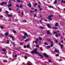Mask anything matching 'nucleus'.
Returning <instances> with one entry per match:
<instances>
[{
  "label": "nucleus",
  "instance_id": "f257e3e1",
  "mask_svg": "<svg viewBox=\"0 0 65 65\" xmlns=\"http://www.w3.org/2000/svg\"><path fill=\"white\" fill-rule=\"evenodd\" d=\"M37 51V48H35L34 50V51H32L31 52V54H33L34 53H35V54H38V52Z\"/></svg>",
  "mask_w": 65,
  "mask_h": 65
},
{
  "label": "nucleus",
  "instance_id": "f03ea898",
  "mask_svg": "<svg viewBox=\"0 0 65 65\" xmlns=\"http://www.w3.org/2000/svg\"><path fill=\"white\" fill-rule=\"evenodd\" d=\"M53 15H51L49 16L47 18V19H48V20H49V21H52V19L51 18L53 17Z\"/></svg>",
  "mask_w": 65,
  "mask_h": 65
},
{
  "label": "nucleus",
  "instance_id": "7ed1b4c3",
  "mask_svg": "<svg viewBox=\"0 0 65 65\" xmlns=\"http://www.w3.org/2000/svg\"><path fill=\"white\" fill-rule=\"evenodd\" d=\"M43 56H45V57H46V58H48V56L45 53H43Z\"/></svg>",
  "mask_w": 65,
  "mask_h": 65
},
{
  "label": "nucleus",
  "instance_id": "20e7f679",
  "mask_svg": "<svg viewBox=\"0 0 65 65\" xmlns=\"http://www.w3.org/2000/svg\"><path fill=\"white\" fill-rule=\"evenodd\" d=\"M24 35L27 37H29V36L28 35V34L26 33H24Z\"/></svg>",
  "mask_w": 65,
  "mask_h": 65
},
{
  "label": "nucleus",
  "instance_id": "39448f33",
  "mask_svg": "<svg viewBox=\"0 0 65 65\" xmlns=\"http://www.w3.org/2000/svg\"><path fill=\"white\" fill-rule=\"evenodd\" d=\"M57 34H58V35L57 34L55 35V36L57 37H58V36H61V35L59 33H57Z\"/></svg>",
  "mask_w": 65,
  "mask_h": 65
},
{
  "label": "nucleus",
  "instance_id": "423d86ee",
  "mask_svg": "<svg viewBox=\"0 0 65 65\" xmlns=\"http://www.w3.org/2000/svg\"><path fill=\"white\" fill-rule=\"evenodd\" d=\"M12 5L11 4H9L7 6V7H11V6Z\"/></svg>",
  "mask_w": 65,
  "mask_h": 65
},
{
  "label": "nucleus",
  "instance_id": "0eeeda50",
  "mask_svg": "<svg viewBox=\"0 0 65 65\" xmlns=\"http://www.w3.org/2000/svg\"><path fill=\"white\" fill-rule=\"evenodd\" d=\"M56 24L55 25V26L56 27H58V25H59V23L57 22H56Z\"/></svg>",
  "mask_w": 65,
  "mask_h": 65
},
{
  "label": "nucleus",
  "instance_id": "6e6552de",
  "mask_svg": "<svg viewBox=\"0 0 65 65\" xmlns=\"http://www.w3.org/2000/svg\"><path fill=\"white\" fill-rule=\"evenodd\" d=\"M28 6H29V7H31V3H29V4L27 5Z\"/></svg>",
  "mask_w": 65,
  "mask_h": 65
},
{
  "label": "nucleus",
  "instance_id": "1a4fd4ad",
  "mask_svg": "<svg viewBox=\"0 0 65 65\" xmlns=\"http://www.w3.org/2000/svg\"><path fill=\"white\" fill-rule=\"evenodd\" d=\"M46 32L47 34H52L50 32V31H46Z\"/></svg>",
  "mask_w": 65,
  "mask_h": 65
},
{
  "label": "nucleus",
  "instance_id": "9d476101",
  "mask_svg": "<svg viewBox=\"0 0 65 65\" xmlns=\"http://www.w3.org/2000/svg\"><path fill=\"white\" fill-rule=\"evenodd\" d=\"M9 37H10L12 38V40H14V39L12 37V36L11 35H9Z\"/></svg>",
  "mask_w": 65,
  "mask_h": 65
},
{
  "label": "nucleus",
  "instance_id": "9b49d317",
  "mask_svg": "<svg viewBox=\"0 0 65 65\" xmlns=\"http://www.w3.org/2000/svg\"><path fill=\"white\" fill-rule=\"evenodd\" d=\"M38 39L37 38L36 41H35V43H37L38 41Z\"/></svg>",
  "mask_w": 65,
  "mask_h": 65
},
{
  "label": "nucleus",
  "instance_id": "f8f14e48",
  "mask_svg": "<svg viewBox=\"0 0 65 65\" xmlns=\"http://www.w3.org/2000/svg\"><path fill=\"white\" fill-rule=\"evenodd\" d=\"M52 29H58V28L56 27H53L52 28Z\"/></svg>",
  "mask_w": 65,
  "mask_h": 65
},
{
  "label": "nucleus",
  "instance_id": "ddd939ff",
  "mask_svg": "<svg viewBox=\"0 0 65 65\" xmlns=\"http://www.w3.org/2000/svg\"><path fill=\"white\" fill-rule=\"evenodd\" d=\"M55 53H58V52H59V50H55Z\"/></svg>",
  "mask_w": 65,
  "mask_h": 65
},
{
  "label": "nucleus",
  "instance_id": "4468645a",
  "mask_svg": "<svg viewBox=\"0 0 65 65\" xmlns=\"http://www.w3.org/2000/svg\"><path fill=\"white\" fill-rule=\"evenodd\" d=\"M5 36H7L8 35V33L7 32H6L5 33Z\"/></svg>",
  "mask_w": 65,
  "mask_h": 65
},
{
  "label": "nucleus",
  "instance_id": "2eb2a0df",
  "mask_svg": "<svg viewBox=\"0 0 65 65\" xmlns=\"http://www.w3.org/2000/svg\"><path fill=\"white\" fill-rule=\"evenodd\" d=\"M17 2H23V1H20V0H18L17 1Z\"/></svg>",
  "mask_w": 65,
  "mask_h": 65
},
{
  "label": "nucleus",
  "instance_id": "dca6fc26",
  "mask_svg": "<svg viewBox=\"0 0 65 65\" xmlns=\"http://www.w3.org/2000/svg\"><path fill=\"white\" fill-rule=\"evenodd\" d=\"M40 29H45V28L44 27H43L42 26L40 27Z\"/></svg>",
  "mask_w": 65,
  "mask_h": 65
},
{
  "label": "nucleus",
  "instance_id": "f3484780",
  "mask_svg": "<svg viewBox=\"0 0 65 65\" xmlns=\"http://www.w3.org/2000/svg\"><path fill=\"white\" fill-rule=\"evenodd\" d=\"M57 3V0H55L54 2L53 3L54 4H56Z\"/></svg>",
  "mask_w": 65,
  "mask_h": 65
},
{
  "label": "nucleus",
  "instance_id": "a211bd4d",
  "mask_svg": "<svg viewBox=\"0 0 65 65\" xmlns=\"http://www.w3.org/2000/svg\"><path fill=\"white\" fill-rule=\"evenodd\" d=\"M7 15L8 16V17H12V15H10V14H7Z\"/></svg>",
  "mask_w": 65,
  "mask_h": 65
},
{
  "label": "nucleus",
  "instance_id": "6ab92c4d",
  "mask_svg": "<svg viewBox=\"0 0 65 65\" xmlns=\"http://www.w3.org/2000/svg\"><path fill=\"white\" fill-rule=\"evenodd\" d=\"M49 7L50 8H54V7L52 6H49Z\"/></svg>",
  "mask_w": 65,
  "mask_h": 65
},
{
  "label": "nucleus",
  "instance_id": "aec40b11",
  "mask_svg": "<svg viewBox=\"0 0 65 65\" xmlns=\"http://www.w3.org/2000/svg\"><path fill=\"white\" fill-rule=\"evenodd\" d=\"M47 26L49 28H51V25H50L49 24H47Z\"/></svg>",
  "mask_w": 65,
  "mask_h": 65
},
{
  "label": "nucleus",
  "instance_id": "412c9836",
  "mask_svg": "<svg viewBox=\"0 0 65 65\" xmlns=\"http://www.w3.org/2000/svg\"><path fill=\"white\" fill-rule=\"evenodd\" d=\"M38 56H40L41 57H43V56H42V55H40V54L39 53H38Z\"/></svg>",
  "mask_w": 65,
  "mask_h": 65
},
{
  "label": "nucleus",
  "instance_id": "4be33fe9",
  "mask_svg": "<svg viewBox=\"0 0 65 65\" xmlns=\"http://www.w3.org/2000/svg\"><path fill=\"white\" fill-rule=\"evenodd\" d=\"M61 2L62 3H65V1H63V0H62L61 1Z\"/></svg>",
  "mask_w": 65,
  "mask_h": 65
},
{
  "label": "nucleus",
  "instance_id": "5701e85b",
  "mask_svg": "<svg viewBox=\"0 0 65 65\" xmlns=\"http://www.w3.org/2000/svg\"><path fill=\"white\" fill-rule=\"evenodd\" d=\"M37 4L36 3H35V5H34V7H35V6H36V5H37Z\"/></svg>",
  "mask_w": 65,
  "mask_h": 65
},
{
  "label": "nucleus",
  "instance_id": "b1692460",
  "mask_svg": "<svg viewBox=\"0 0 65 65\" xmlns=\"http://www.w3.org/2000/svg\"><path fill=\"white\" fill-rule=\"evenodd\" d=\"M2 50L3 51V52H5V51H6V49H2Z\"/></svg>",
  "mask_w": 65,
  "mask_h": 65
},
{
  "label": "nucleus",
  "instance_id": "393cba45",
  "mask_svg": "<svg viewBox=\"0 0 65 65\" xmlns=\"http://www.w3.org/2000/svg\"><path fill=\"white\" fill-rule=\"evenodd\" d=\"M0 4L1 5L3 6L4 5V4L3 3V2H2V3H0Z\"/></svg>",
  "mask_w": 65,
  "mask_h": 65
},
{
  "label": "nucleus",
  "instance_id": "a878e982",
  "mask_svg": "<svg viewBox=\"0 0 65 65\" xmlns=\"http://www.w3.org/2000/svg\"><path fill=\"white\" fill-rule=\"evenodd\" d=\"M12 31H13V33H17V32L15 31H14L13 30H12Z\"/></svg>",
  "mask_w": 65,
  "mask_h": 65
},
{
  "label": "nucleus",
  "instance_id": "bb28decb",
  "mask_svg": "<svg viewBox=\"0 0 65 65\" xmlns=\"http://www.w3.org/2000/svg\"><path fill=\"white\" fill-rule=\"evenodd\" d=\"M29 40L28 39H26L25 40V42H27V41H28Z\"/></svg>",
  "mask_w": 65,
  "mask_h": 65
},
{
  "label": "nucleus",
  "instance_id": "cd10ccee",
  "mask_svg": "<svg viewBox=\"0 0 65 65\" xmlns=\"http://www.w3.org/2000/svg\"><path fill=\"white\" fill-rule=\"evenodd\" d=\"M61 49H62V48H63V44L61 45Z\"/></svg>",
  "mask_w": 65,
  "mask_h": 65
},
{
  "label": "nucleus",
  "instance_id": "c85d7f7f",
  "mask_svg": "<svg viewBox=\"0 0 65 65\" xmlns=\"http://www.w3.org/2000/svg\"><path fill=\"white\" fill-rule=\"evenodd\" d=\"M9 41L8 40L7 41V42H6V43H7V44H9Z\"/></svg>",
  "mask_w": 65,
  "mask_h": 65
},
{
  "label": "nucleus",
  "instance_id": "c756f323",
  "mask_svg": "<svg viewBox=\"0 0 65 65\" xmlns=\"http://www.w3.org/2000/svg\"><path fill=\"white\" fill-rule=\"evenodd\" d=\"M39 39L40 40H42V38L41 37H39Z\"/></svg>",
  "mask_w": 65,
  "mask_h": 65
},
{
  "label": "nucleus",
  "instance_id": "7c9ffc66",
  "mask_svg": "<svg viewBox=\"0 0 65 65\" xmlns=\"http://www.w3.org/2000/svg\"><path fill=\"white\" fill-rule=\"evenodd\" d=\"M44 44L45 45H48V44L46 42H44Z\"/></svg>",
  "mask_w": 65,
  "mask_h": 65
},
{
  "label": "nucleus",
  "instance_id": "2f4dec72",
  "mask_svg": "<svg viewBox=\"0 0 65 65\" xmlns=\"http://www.w3.org/2000/svg\"><path fill=\"white\" fill-rule=\"evenodd\" d=\"M22 37H23V38H24V39H26V37L25 36H23Z\"/></svg>",
  "mask_w": 65,
  "mask_h": 65
},
{
  "label": "nucleus",
  "instance_id": "473e14b6",
  "mask_svg": "<svg viewBox=\"0 0 65 65\" xmlns=\"http://www.w3.org/2000/svg\"><path fill=\"white\" fill-rule=\"evenodd\" d=\"M55 56H56V57H59V55L58 54H56L55 55Z\"/></svg>",
  "mask_w": 65,
  "mask_h": 65
},
{
  "label": "nucleus",
  "instance_id": "72a5a7b5",
  "mask_svg": "<svg viewBox=\"0 0 65 65\" xmlns=\"http://www.w3.org/2000/svg\"><path fill=\"white\" fill-rule=\"evenodd\" d=\"M28 48H30V47L29 45H27L26 46Z\"/></svg>",
  "mask_w": 65,
  "mask_h": 65
},
{
  "label": "nucleus",
  "instance_id": "f704fd0d",
  "mask_svg": "<svg viewBox=\"0 0 65 65\" xmlns=\"http://www.w3.org/2000/svg\"><path fill=\"white\" fill-rule=\"evenodd\" d=\"M23 42H21L20 43V45H23Z\"/></svg>",
  "mask_w": 65,
  "mask_h": 65
},
{
  "label": "nucleus",
  "instance_id": "c9c22d12",
  "mask_svg": "<svg viewBox=\"0 0 65 65\" xmlns=\"http://www.w3.org/2000/svg\"><path fill=\"white\" fill-rule=\"evenodd\" d=\"M51 47H53V43H52L51 44Z\"/></svg>",
  "mask_w": 65,
  "mask_h": 65
},
{
  "label": "nucleus",
  "instance_id": "e433bc0d",
  "mask_svg": "<svg viewBox=\"0 0 65 65\" xmlns=\"http://www.w3.org/2000/svg\"><path fill=\"white\" fill-rule=\"evenodd\" d=\"M0 28L2 29H3V26H1Z\"/></svg>",
  "mask_w": 65,
  "mask_h": 65
},
{
  "label": "nucleus",
  "instance_id": "4c0bfd02",
  "mask_svg": "<svg viewBox=\"0 0 65 65\" xmlns=\"http://www.w3.org/2000/svg\"><path fill=\"white\" fill-rule=\"evenodd\" d=\"M4 4H7V3L6 2H4V3L3 2Z\"/></svg>",
  "mask_w": 65,
  "mask_h": 65
},
{
  "label": "nucleus",
  "instance_id": "58836bf2",
  "mask_svg": "<svg viewBox=\"0 0 65 65\" xmlns=\"http://www.w3.org/2000/svg\"><path fill=\"white\" fill-rule=\"evenodd\" d=\"M24 58L25 59H27V58H28V57H27L25 56Z\"/></svg>",
  "mask_w": 65,
  "mask_h": 65
},
{
  "label": "nucleus",
  "instance_id": "ea45409f",
  "mask_svg": "<svg viewBox=\"0 0 65 65\" xmlns=\"http://www.w3.org/2000/svg\"><path fill=\"white\" fill-rule=\"evenodd\" d=\"M42 21V19H41L40 21V23H41V21Z\"/></svg>",
  "mask_w": 65,
  "mask_h": 65
},
{
  "label": "nucleus",
  "instance_id": "a19ab883",
  "mask_svg": "<svg viewBox=\"0 0 65 65\" xmlns=\"http://www.w3.org/2000/svg\"><path fill=\"white\" fill-rule=\"evenodd\" d=\"M54 34H57V32H56L54 31Z\"/></svg>",
  "mask_w": 65,
  "mask_h": 65
},
{
  "label": "nucleus",
  "instance_id": "79ce46f5",
  "mask_svg": "<svg viewBox=\"0 0 65 65\" xmlns=\"http://www.w3.org/2000/svg\"><path fill=\"white\" fill-rule=\"evenodd\" d=\"M48 62L49 63H50V62H51V60L50 59H49Z\"/></svg>",
  "mask_w": 65,
  "mask_h": 65
},
{
  "label": "nucleus",
  "instance_id": "37998d69",
  "mask_svg": "<svg viewBox=\"0 0 65 65\" xmlns=\"http://www.w3.org/2000/svg\"><path fill=\"white\" fill-rule=\"evenodd\" d=\"M40 50L41 51H42V48L41 47H40Z\"/></svg>",
  "mask_w": 65,
  "mask_h": 65
},
{
  "label": "nucleus",
  "instance_id": "c03bdc74",
  "mask_svg": "<svg viewBox=\"0 0 65 65\" xmlns=\"http://www.w3.org/2000/svg\"><path fill=\"white\" fill-rule=\"evenodd\" d=\"M50 46H47V48H50Z\"/></svg>",
  "mask_w": 65,
  "mask_h": 65
},
{
  "label": "nucleus",
  "instance_id": "a18cd8bd",
  "mask_svg": "<svg viewBox=\"0 0 65 65\" xmlns=\"http://www.w3.org/2000/svg\"><path fill=\"white\" fill-rule=\"evenodd\" d=\"M38 7L39 8H40V5H39L38 6Z\"/></svg>",
  "mask_w": 65,
  "mask_h": 65
},
{
  "label": "nucleus",
  "instance_id": "49530a36",
  "mask_svg": "<svg viewBox=\"0 0 65 65\" xmlns=\"http://www.w3.org/2000/svg\"><path fill=\"white\" fill-rule=\"evenodd\" d=\"M37 16H36V14H35V15L34 16V17H36Z\"/></svg>",
  "mask_w": 65,
  "mask_h": 65
},
{
  "label": "nucleus",
  "instance_id": "de8ad7c7",
  "mask_svg": "<svg viewBox=\"0 0 65 65\" xmlns=\"http://www.w3.org/2000/svg\"><path fill=\"white\" fill-rule=\"evenodd\" d=\"M55 41L56 42V43H57V42H58V41H57L56 40H55Z\"/></svg>",
  "mask_w": 65,
  "mask_h": 65
},
{
  "label": "nucleus",
  "instance_id": "09e8293b",
  "mask_svg": "<svg viewBox=\"0 0 65 65\" xmlns=\"http://www.w3.org/2000/svg\"><path fill=\"white\" fill-rule=\"evenodd\" d=\"M62 59H63V58H61L60 60H61V61H63V60H62Z\"/></svg>",
  "mask_w": 65,
  "mask_h": 65
},
{
  "label": "nucleus",
  "instance_id": "8fccbe9b",
  "mask_svg": "<svg viewBox=\"0 0 65 65\" xmlns=\"http://www.w3.org/2000/svg\"><path fill=\"white\" fill-rule=\"evenodd\" d=\"M0 18H3V15L0 16Z\"/></svg>",
  "mask_w": 65,
  "mask_h": 65
},
{
  "label": "nucleus",
  "instance_id": "3c124183",
  "mask_svg": "<svg viewBox=\"0 0 65 65\" xmlns=\"http://www.w3.org/2000/svg\"><path fill=\"white\" fill-rule=\"evenodd\" d=\"M14 57H17V54L15 55Z\"/></svg>",
  "mask_w": 65,
  "mask_h": 65
},
{
  "label": "nucleus",
  "instance_id": "603ef678",
  "mask_svg": "<svg viewBox=\"0 0 65 65\" xmlns=\"http://www.w3.org/2000/svg\"><path fill=\"white\" fill-rule=\"evenodd\" d=\"M16 6L17 7H20L19 6V5H16Z\"/></svg>",
  "mask_w": 65,
  "mask_h": 65
},
{
  "label": "nucleus",
  "instance_id": "864d4df0",
  "mask_svg": "<svg viewBox=\"0 0 65 65\" xmlns=\"http://www.w3.org/2000/svg\"><path fill=\"white\" fill-rule=\"evenodd\" d=\"M59 45H60H60H61V43H59Z\"/></svg>",
  "mask_w": 65,
  "mask_h": 65
},
{
  "label": "nucleus",
  "instance_id": "5fc2aeb1",
  "mask_svg": "<svg viewBox=\"0 0 65 65\" xmlns=\"http://www.w3.org/2000/svg\"><path fill=\"white\" fill-rule=\"evenodd\" d=\"M28 65H32V64H30V63H28Z\"/></svg>",
  "mask_w": 65,
  "mask_h": 65
},
{
  "label": "nucleus",
  "instance_id": "6e6d98bb",
  "mask_svg": "<svg viewBox=\"0 0 65 65\" xmlns=\"http://www.w3.org/2000/svg\"><path fill=\"white\" fill-rule=\"evenodd\" d=\"M51 43H53V41H50Z\"/></svg>",
  "mask_w": 65,
  "mask_h": 65
},
{
  "label": "nucleus",
  "instance_id": "4d7b16f0",
  "mask_svg": "<svg viewBox=\"0 0 65 65\" xmlns=\"http://www.w3.org/2000/svg\"><path fill=\"white\" fill-rule=\"evenodd\" d=\"M9 10H11V8H9Z\"/></svg>",
  "mask_w": 65,
  "mask_h": 65
},
{
  "label": "nucleus",
  "instance_id": "13d9d810",
  "mask_svg": "<svg viewBox=\"0 0 65 65\" xmlns=\"http://www.w3.org/2000/svg\"><path fill=\"white\" fill-rule=\"evenodd\" d=\"M20 7H21V8L22 7V6L21 5L20 6Z\"/></svg>",
  "mask_w": 65,
  "mask_h": 65
},
{
  "label": "nucleus",
  "instance_id": "bf43d9fd",
  "mask_svg": "<svg viewBox=\"0 0 65 65\" xmlns=\"http://www.w3.org/2000/svg\"><path fill=\"white\" fill-rule=\"evenodd\" d=\"M34 10L35 11H37V9H35Z\"/></svg>",
  "mask_w": 65,
  "mask_h": 65
},
{
  "label": "nucleus",
  "instance_id": "052dcab7",
  "mask_svg": "<svg viewBox=\"0 0 65 65\" xmlns=\"http://www.w3.org/2000/svg\"><path fill=\"white\" fill-rule=\"evenodd\" d=\"M6 13H8V12L7 11H6Z\"/></svg>",
  "mask_w": 65,
  "mask_h": 65
},
{
  "label": "nucleus",
  "instance_id": "680f3d73",
  "mask_svg": "<svg viewBox=\"0 0 65 65\" xmlns=\"http://www.w3.org/2000/svg\"><path fill=\"white\" fill-rule=\"evenodd\" d=\"M24 48H26V46L24 45Z\"/></svg>",
  "mask_w": 65,
  "mask_h": 65
},
{
  "label": "nucleus",
  "instance_id": "e2e57ef3",
  "mask_svg": "<svg viewBox=\"0 0 65 65\" xmlns=\"http://www.w3.org/2000/svg\"><path fill=\"white\" fill-rule=\"evenodd\" d=\"M23 22L24 23H26V21H23Z\"/></svg>",
  "mask_w": 65,
  "mask_h": 65
},
{
  "label": "nucleus",
  "instance_id": "0e129e2a",
  "mask_svg": "<svg viewBox=\"0 0 65 65\" xmlns=\"http://www.w3.org/2000/svg\"><path fill=\"white\" fill-rule=\"evenodd\" d=\"M36 47H38V45H36Z\"/></svg>",
  "mask_w": 65,
  "mask_h": 65
},
{
  "label": "nucleus",
  "instance_id": "69168bd1",
  "mask_svg": "<svg viewBox=\"0 0 65 65\" xmlns=\"http://www.w3.org/2000/svg\"><path fill=\"white\" fill-rule=\"evenodd\" d=\"M4 62H7V61H5V60H4Z\"/></svg>",
  "mask_w": 65,
  "mask_h": 65
},
{
  "label": "nucleus",
  "instance_id": "338daca9",
  "mask_svg": "<svg viewBox=\"0 0 65 65\" xmlns=\"http://www.w3.org/2000/svg\"><path fill=\"white\" fill-rule=\"evenodd\" d=\"M1 35L2 36H4V35H3V34H1Z\"/></svg>",
  "mask_w": 65,
  "mask_h": 65
},
{
  "label": "nucleus",
  "instance_id": "774afa93",
  "mask_svg": "<svg viewBox=\"0 0 65 65\" xmlns=\"http://www.w3.org/2000/svg\"><path fill=\"white\" fill-rule=\"evenodd\" d=\"M38 3L39 4H40V5H41V3H40V2H39Z\"/></svg>",
  "mask_w": 65,
  "mask_h": 65
}]
</instances>
